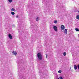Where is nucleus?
Masks as SVG:
<instances>
[{
	"instance_id": "obj_1",
	"label": "nucleus",
	"mask_w": 79,
	"mask_h": 79,
	"mask_svg": "<svg viewBox=\"0 0 79 79\" xmlns=\"http://www.w3.org/2000/svg\"><path fill=\"white\" fill-rule=\"evenodd\" d=\"M38 58L39 60H42V56L40 53H38L37 54Z\"/></svg>"
},
{
	"instance_id": "obj_2",
	"label": "nucleus",
	"mask_w": 79,
	"mask_h": 79,
	"mask_svg": "<svg viewBox=\"0 0 79 79\" xmlns=\"http://www.w3.org/2000/svg\"><path fill=\"white\" fill-rule=\"evenodd\" d=\"M53 28L54 29V30L55 31H57V30H58V28L56 26H54L53 27Z\"/></svg>"
},
{
	"instance_id": "obj_3",
	"label": "nucleus",
	"mask_w": 79,
	"mask_h": 79,
	"mask_svg": "<svg viewBox=\"0 0 79 79\" xmlns=\"http://www.w3.org/2000/svg\"><path fill=\"white\" fill-rule=\"evenodd\" d=\"M64 26L63 25H62L61 26V28L62 30H64Z\"/></svg>"
},
{
	"instance_id": "obj_4",
	"label": "nucleus",
	"mask_w": 79,
	"mask_h": 79,
	"mask_svg": "<svg viewBox=\"0 0 79 79\" xmlns=\"http://www.w3.org/2000/svg\"><path fill=\"white\" fill-rule=\"evenodd\" d=\"M8 37L10 39H12L13 37H12V36L11 35V34H9L8 35Z\"/></svg>"
},
{
	"instance_id": "obj_5",
	"label": "nucleus",
	"mask_w": 79,
	"mask_h": 79,
	"mask_svg": "<svg viewBox=\"0 0 79 79\" xmlns=\"http://www.w3.org/2000/svg\"><path fill=\"white\" fill-rule=\"evenodd\" d=\"M12 53L14 55L16 56V55H17V52H16L15 51H13Z\"/></svg>"
},
{
	"instance_id": "obj_6",
	"label": "nucleus",
	"mask_w": 79,
	"mask_h": 79,
	"mask_svg": "<svg viewBox=\"0 0 79 79\" xmlns=\"http://www.w3.org/2000/svg\"><path fill=\"white\" fill-rule=\"evenodd\" d=\"M67 31H68V29H65L64 31V32H65L64 34H67Z\"/></svg>"
},
{
	"instance_id": "obj_7",
	"label": "nucleus",
	"mask_w": 79,
	"mask_h": 79,
	"mask_svg": "<svg viewBox=\"0 0 79 79\" xmlns=\"http://www.w3.org/2000/svg\"><path fill=\"white\" fill-rule=\"evenodd\" d=\"M76 18L77 19H78L79 20V15H77L76 17Z\"/></svg>"
},
{
	"instance_id": "obj_8",
	"label": "nucleus",
	"mask_w": 79,
	"mask_h": 79,
	"mask_svg": "<svg viewBox=\"0 0 79 79\" xmlns=\"http://www.w3.org/2000/svg\"><path fill=\"white\" fill-rule=\"evenodd\" d=\"M74 68L75 70L77 69V66H76V65H74Z\"/></svg>"
},
{
	"instance_id": "obj_9",
	"label": "nucleus",
	"mask_w": 79,
	"mask_h": 79,
	"mask_svg": "<svg viewBox=\"0 0 79 79\" xmlns=\"http://www.w3.org/2000/svg\"><path fill=\"white\" fill-rule=\"evenodd\" d=\"M11 11H16V10L14 8H12L11 9Z\"/></svg>"
},
{
	"instance_id": "obj_10",
	"label": "nucleus",
	"mask_w": 79,
	"mask_h": 79,
	"mask_svg": "<svg viewBox=\"0 0 79 79\" xmlns=\"http://www.w3.org/2000/svg\"><path fill=\"white\" fill-rule=\"evenodd\" d=\"M63 55H64V56H65V55H66V52H64V53H63Z\"/></svg>"
},
{
	"instance_id": "obj_11",
	"label": "nucleus",
	"mask_w": 79,
	"mask_h": 79,
	"mask_svg": "<svg viewBox=\"0 0 79 79\" xmlns=\"http://www.w3.org/2000/svg\"><path fill=\"white\" fill-rule=\"evenodd\" d=\"M11 14L12 15H15V12H11Z\"/></svg>"
},
{
	"instance_id": "obj_12",
	"label": "nucleus",
	"mask_w": 79,
	"mask_h": 79,
	"mask_svg": "<svg viewBox=\"0 0 79 79\" xmlns=\"http://www.w3.org/2000/svg\"><path fill=\"white\" fill-rule=\"evenodd\" d=\"M54 23L55 24H56L57 23H58V21L57 20H56L54 21Z\"/></svg>"
},
{
	"instance_id": "obj_13",
	"label": "nucleus",
	"mask_w": 79,
	"mask_h": 79,
	"mask_svg": "<svg viewBox=\"0 0 79 79\" xmlns=\"http://www.w3.org/2000/svg\"><path fill=\"white\" fill-rule=\"evenodd\" d=\"M58 79H63V78L62 77H60L59 78H58Z\"/></svg>"
},
{
	"instance_id": "obj_14",
	"label": "nucleus",
	"mask_w": 79,
	"mask_h": 79,
	"mask_svg": "<svg viewBox=\"0 0 79 79\" xmlns=\"http://www.w3.org/2000/svg\"><path fill=\"white\" fill-rule=\"evenodd\" d=\"M8 1L10 3H11L12 2V0H8Z\"/></svg>"
},
{
	"instance_id": "obj_15",
	"label": "nucleus",
	"mask_w": 79,
	"mask_h": 79,
	"mask_svg": "<svg viewBox=\"0 0 79 79\" xmlns=\"http://www.w3.org/2000/svg\"><path fill=\"white\" fill-rule=\"evenodd\" d=\"M58 72L59 73H61V70H59Z\"/></svg>"
},
{
	"instance_id": "obj_16",
	"label": "nucleus",
	"mask_w": 79,
	"mask_h": 79,
	"mask_svg": "<svg viewBox=\"0 0 79 79\" xmlns=\"http://www.w3.org/2000/svg\"><path fill=\"white\" fill-rule=\"evenodd\" d=\"M38 19H39V17H37L36 18V21H39Z\"/></svg>"
},
{
	"instance_id": "obj_17",
	"label": "nucleus",
	"mask_w": 79,
	"mask_h": 79,
	"mask_svg": "<svg viewBox=\"0 0 79 79\" xmlns=\"http://www.w3.org/2000/svg\"><path fill=\"white\" fill-rule=\"evenodd\" d=\"M46 57L47 58V56H47V54H46Z\"/></svg>"
},
{
	"instance_id": "obj_18",
	"label": "nucleus",
	"mask_w": 79,
	"mask_h": 79,
	"mask_svg": "<svg viewBox=\"0 0 79 79\" xmlns=\"http://www.w3.org/2000/svg\"><path fill=\"white\" fill-rule=\"evenodd\" d=\"M16 18H18V16L17 15L16 16Z\"/></svg>"
}]
</instances>
